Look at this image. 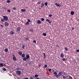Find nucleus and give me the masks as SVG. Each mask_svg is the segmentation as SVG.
Segmentation results:
<instances>
[{
    "mask_svg": "<svg viewBox=\"0 0 79 79\" xmlns=\"http://www.w3.org/2000/svg\"><path fill=\"white\" fill-rule=\"evenodd\" d=\"M40 66H41V65H39V67H40Z\"/></svg>",
    "mask_w": 79,
    "mask_h": 79,
    "instance_id": "13d9d810",
    "label": "nucleus"
},
{
    "mask_svg": "<svg viewBox=\"0 0 79 79\" xmlns=\"http://www.w3.org/2000/svg\"><path fill=\"white\" fill-rule=\"evenodd\" d=\"M43 35H44V36H46L47 35V34L46 33H44L43 34Z\"/></svg>",
    "mask_w": 79,
    "mask_h": 79,
    "instance_id": "2f4dec72",
    "label": "nucleus"
},
{
    "mask_svg": "<svg viewBox=\"0 0 79 79\" xmlns=\"http://www.w3.org/2000/svg\"><path fill=\"white\" fill-rule=\"evenodd\" d=\"M0 26H1V27H4L3 25H1L0 24Z\"/></svg>",
    "mask_w": 79,
    "mask_h": 79,
    "instance_id": "a18cd8bd",
    "label": "nucleus"
},
{
    "mask_svg": "<svg viewBox=\"0 0 79 79\" xmlns=\"http://www.w3.org/2000/svg\"><path fill=\"white\" fill-rule=\"evenodd\" d=\"M28 22V23H31V20L29 19H27Z\"/></svg>",
    "mask_w": 79,
    "mask_h": 79,
    "instance_id": "4c0bfd02",
    "label": "nucleus"
},
{
    "mask_svg": "<svg viewBox=\"0 0 79 79\" xmlns=\"http://www.w3.org/2000/svg\"><path fill=\"white\" fill-rule=\"evenodd\" d=\"M33 42L34 43H36V41L35 40H33Z\"/></svg>",
    "mask_w": 79,
    "mask_h": 79,
    "instance_id": "79ce46f5",
    "label": "nucleus"
},
{
    "mask_svg": "<svg viewBox=\"0 0 79 79\" xmlns=\"http://www.w3.org/2000/svg\"><path fill=\"white\" fill-rule=\"evenodd\" d=\"M33 31H34V30H33V29H31V30H30V32H32Z\"/></svg>",
    "mask_w": 79,
    "mask_h": 79,
    "instance_id": "49530a36",
    "label": "nucleus"
},
{
    "mask_svg": "<svg viewBox=\"0 0 79 79\" xmlns=\"http://www.w3.org/2000/svg\"><path fill=\"white\" fill-rule=\"evenodd\" d=\"M21 30V27H19L16 28V31L17 32H19V31H20Z\"/></svg>",
    "mask_w": 79,
    "mask_h": 79,
    "instance_id": "7ed1b4c3",
    "label": "nucleus"
},
{
    "mask_svg": "<svg viewBox=\"0 0 79 79\" xmlns=\"http://www.w3.org/2000/svg\"><path fill=\"white\" fill-rule=\"evenodd\" d=\"M41 5H42V6H41V8H42V7H43V6H44V4L42 3H41Z\"/></svg>",
    "mask_w": 79,
    "mask_h": 79,
    "instance_id": "c756f323",
    "label": "nucleus"
},
{
    "mask_svg": "<svg viewBox=\"0 0 79 79\" xmlns=\"http://www.w3.org/2000/svg\"><path fill=\"white\" fill-rule=\"evenodd\" d=\"M55 5H56L57 6H58L59 7H61V5L60 4H58V3H56Z\"/></svg>",
    "mask_w": 79,
    "mask_h": 79,
    "instance_id": "20e7f679",
    "label": "nucleus"
},
{
    "mask_svg": "<svg viewBox=\"0 0 79 79\" xmlns=\"http://www.w3.org/2000/svg\"><path fill=\"white\" fill-rule=\"evenodd\" d=\"M35 77L37 78V77H38V76L37 74H35Z\"/></svg>",
    "mask_w": 79,
    "mask_h": 79,
    "instance_id": "f704fd0d",
    "label": "nucleus"
},
{
    "mask_svg": "<svg viewBox=\"0 0 79 79\" xmlns=\"http://www.w3.org/2000/svg\"><path fill=\"white\" fill-rule=\"evenodd\" d=\"M26 57L27 59H29V54L27 55Z\"/></svg>",
    "mask_w": 79,
    "mask_h": 79,
    "instance_id": "ddd939ff",
    "label": "nucleus"
},
{
    "mask_svg": "<svg viewBox=\"0 0 79 79\" xmlns=\"http://www.w3.org/2000/svg\"><path fill=\"white\" fill-rule=\"evenodd\" d=\"M44 19L43 18H41V21H44Z\"/></svg>",
    "mask_w": 79,
    "mask_h": 79,
    "instance_id": "c03bdc74",
    "label": "nucleus"
},
{
    "mask_svg": "<svg viewBox=\"0 0 79 79\" xmlns=\"http://www.w3.org/2000/svg\"><path fill=\"white\" fill-rule=\"evenodd\" d=\"M56 47H57V48H58V47H59V46H58V44H57L56 45Z\"/></svg>",
    "mask_w": 79,
    "mask_h": 79,
    "instance_id": "09e8293b",
    "label": "nucleus"
},
{
    "mask_svg": "<svg viewBox=\"0 0 79 79\" xmlns=\"http://www.w3.org/2000/svg\"><path fill=\"white\" fill-rule=\"evenodd\" d=\"M36 79H39V78H36Z\"/></svg>",
    "mask_w": 79,
    "mask_h": 79,
    "instance_id": "bf43d9fd",
    "label": "nucleus"
},
{
    "mask_svg": "<svg viewBox=\"0 0 79 79\" xmlns=\"http://www.w3.org/2000/svg\"><path fill=\"white\" fill-rule=\"evenodd\" d=\"M50 21V20L49 19H46V21H47V22H48Z\"/></svg>",
    "mask_w": 79,
    "mask_h": 79,
    "instance_id": "a19ab883",
    "label": "nucleus"
},
{
    "mask_svg": "<svg viewBox=\"0 0 79 79\" xmlns=\"http://www.w3.org/2000/svg\"><path fill=\"white\" fill-rule=\"evenodd\" d=\"M30 79H34V77H32L31 76L30 77Z\"/></svg>",
    "mask_w": 79,
    "mask_h": 79,
    "instance_id": "37998d69",
    "label": "nucleus"
},
{
    "mask_svg": "<svg viewBox=\"0 0 79 79\" xmlns=\"http://www.w3.org/2000/svg\"><path fill=\"white\" fill-rule=\"evenodd\" d=\"M37 23L38 24H41V21L40 20H38L37 22Z\"/></svg>",
    "mask_w": 79,
    "mask_h": 79,
    "instance_id": "f8f14e48",
    "label": "nucleus"
},
{
    "mask_svg": "<svg viewBox=\"0 0 79 79\" xmlns=\"http://www.w3.org/2000/svg\"><path fill=\"white\" fill-rule=\"evenodd\" d=\"M0 66L3 67V64H2V63L0 64Z\"/></svg>",
    "mask_w": 79,
    "mask_h": 79,
    "instance_id": "b1692460",
    "label": "nucleus"
},
{
    "mask_svg": "<svg viewBox=\"0 0 79 79\" xmlns=\"http://www.w3.org/2000/svg\"><path fill=\"white\" fill-rule=\"evenodd\" d=\"M4 25L6 26H9V23L7 22H5Z\"/></svg>",
    "mask_w": 79,
    "mask_h": 79,
    "instance_id": "39448f33",
    "label": "nucleus"
},
{
    "mask_svg": "<svg viewBox=\"0 0 79 79\" xmlns=\"http://www.w3.org/2000/svg\"><path fill=\"white\" fill-rule=\"evenodd\" d=\"M59 76H60L59 75V74H57L56 75V78H57V79L59 77Z\"/></svg>",
    "mask_w": 79,
    "mask_h": 79,
    "instance_id": "a211bd4d",
    "label": "nucleus"
},
{
    "mask_svg": "<svg viewBox=\"0 0 79 79\" xmlns=\"http://www.w3.org/2000/svg\"><path fill=\"white\" fill-rule=\"evenodd\" d=\"M64 49H65V50H66V51H68V50H69L68 49V48L67 47H65L64 48Z\"/></svg>",
    "mask_w": 79,
    "mask_h": 79,
    "instance_id": "c85d7f7f",
    "label": "nucleus"
},
{
    "mask_svg": "<svg viewBox=\"0 0 79 79\" xmlns=\"http://www.w3.org/2000/svg\"><path fill=\"white\" fill-rule=\"evenodd\" d=\"M22 57L23 58H24V57H25V54H22Z\"/></svg>",
    "mask_w": 79,
    "mask_h": 79,
    "instance_id": "aec40b11",
    "label": "nucleus"
},
{
    "mask_svg": "<svg viewBox=\"0 0 79 79\" xmlns=\"http://www.w3.org/2000/svg\"><path fill=\"white\" fill-rule=\"evenodd\" d=\"M70 14L71 15H73L74 14V12L73 11H71L70 12Z\"/></svg>",
    "mask_w": 79,
    "mask_h": 79,
    "instance_id": "1a4fd4ad",
    "label": "nucleus"
},
{
    "mask_svg": "<svg viewBox=\"0 0 79 79\" xmlns=\"http://www.w3.org/2000/svg\"><path fill=\"white\" fill-rule=\"evenodd\" d=\"M21 11L23 12H26V10L24 9H21Z\"/></svg>",
    "mask_w": 79,
    "mask_h": 79,
    "instance_id": "4468645a",
    "label": "nucleus"
},
{
    "mask_svg": "<svg viewBox=\"0 0 79 79\" xmlns=\"http://www.w3.org/2000/svg\"><path fill=\"white\" fill-rule=\"evenodd\" d=\"M4 51L5 52H8V50L7 49H5L4 50Z\"/></svg>",
    "mask_w": 79,
    "mask_h": 79,
    "instance_id": "6ab92c4d",
    "label": "nucleus"
},
{
    "mask_svg": "<svg viewBox=\"0 0 79 79\" xmlns=\"http://www.w3.org/2000/svg\"><path fill=\"white\" fill-rule=\"evenodd\" d=\"M37 4H40V3H41L40 2H37Z\"/></svg>",
    "mask_w": 79,
    "mask_h": 79,
    "instance_id": "5fc2aeb1",
    "label": "nucleus"
},
{
    "mask_svg": "<svg viewBox=\"0 0 79 79\" xmlns=\"http://www.w3.org/2000/svg\"><path fill=\"white\" fill-rule=\"evenodd\" d=\"M48 70L49 71H52V69H49Z\"/></svg>",
    "mask_w": 79,
    "mask_h": 79,
    "instance_id": "de8ad7c7",
    "label": "nucleus"
},
{
    "mask_svg": "<svg viewBox=\"0 0 79 79\" xmlns=\"http://www.w3.org/2000/svg\"><path fill=\"white\" fill-rule=\"evenodd\" d=\"M3 18L4 20L7 21L8 20V17L6 16H3Z\"/></svg>",
    "mask_w": 79,
    "mask_h": 79,
    "instance_id": "f257e3e1",
    "label": "nucleus"
},
{
    "mask_svg": "<svg viewBox=\"0 0 79 79\" xmlns=\"http://www.w3.org/2000/svg\"><path fill=\"white\" fill-rule=\"evenodd\" d=\"M25 24V25H29V23L28 22H27Z\"/></svg>",
    "mask_w": 79,
    "mask_h": 79,
    "instance_id": "f3484780",
    "label": "nucleus"
},
{
    "mask_svg": "<svg viewBox=\"0 0 79 79\" xmlns=\"http://www.w3.org/2000/svg\"><path fill=\"white\" fill-rule=\"evenodd\" d=\"M16 73H17V74H18L19 75H21V71L19 70L17 71H16Z\"/></svg>",
    "mask_w": 79,
    "mask_h": 79,
    "instance_id": "f03ea898",
    "label": "nucleus"
},
{
    "mask_svg": "<svg viewBox=\"0 0 79 79\" xmlns=\"http://www.w3.org/2000/svg\"><path fill=\"white\" fill-rule=\"evenodd\" d=\"M65 76H66V78H67V79H69V78H70V77L69 76V75H67Z\"/></svg>",
    "mask_w": 79,
    "mask_h": 79,
    "instance_id": "0eeeda50",
    "label": "nucleus"
},
{
    "mask_svg": "<svg viewBox=\"0 0 79 79\" xmlns=\"http://www.w3.org/2000/svg\"><path fill=\"white\" fill-rule=\"evenodd\" d=\"M12 56L13 58L14 57H15V55H14V54H13Z\"/></svg>",
    "mask_w": 79,
    "mask_h": 79,
    "instance_id": "603ef678",
    "label": "nucleus"
},
{
    "mask_svg": "<svg viewBox=\"0 0 79 79\" xmlns=\"http://www.w3.org/2000/svg\"><path fill=\"white\" fill-rule=\"evenodd\" d=\"M52 15L50 14L49 15L48 17H52Z\"/></svg>",
    "mask_w": 79,
    "mask_h": 79,
    "instance_id": "58836bf2",
    "label": "nucleus"
},
{
    "mask_svg": "<svg viewBox=\"0 0 79 79\" xmlns=\"http://www.w3.org/2000/svg\"><path fill=\"white\" fill-rule=\"evenodd\" d=\"M60 55L61 58H63V57H64V54L63 53H61Z\"/></svg>",
    "mask_w": 79,
    "mask_h": 79,
    "instance_id": "6e6552de",
    "label": "nucleus"
},
{
    "mask_svg": "<svg viewBox=\"0 0 79 79\" xmlns=\"http://www.w3.org/2000/svg\"><path fill=\"white\" fill-rule=\"evenodd\" d=\"M44 5H45L46 6H47L48 5V3H47V2H46L44 3Z\"/></svg>",
    "mask_w": 79,
    "mask_h": 79,
    "instance_id": "473e14b6",
    "label": "nucleus"
},
{
    "mask_svg": "<svg viewBox=\"0 0 79 79\" xmlns=\"http://www.w3.org/2000/svg\"><path fill=\"white\" fill-rule=\"evenodd\" d=\"M74 28H73V27H72V30H74Z\"/></svg>",
    "mask_w": 79,
    "mask_h": 79,
    "instance_id": "6e6d98bb",
    "label": "nucleus"
},
{
    "mask_svg": "<svg viewBox=\"0 0 79 79\" xmlns=\"http://www.w3.org/2000/svg\"><path fill=\"white\" fill-rule=\"evenodd\" d=\"M62 60H63V61H65V60H66V59H64V58H63V59H62Z\"/></svg>",
    "mask_w": 79,
    "mask_h": 79,
    "instance_id": "864d4df0",
    "label": "nucleus"
},
{
    "mask_svg": "<svg viewBox=\"0 0 79 79\" xmlns=\"http://www.w3.org/2000/svg\"><path fill=\"white\" fill-rule=\"evenodd\" d=\"M62 73H63V75H64L65 76H66V74H67V73H65L64 72H62Z\"/></svg>",
    "mask_w": 79,
    "mask_h": 79,
    "instance_id": "393cba45",
    "label": "nucleus"
},
{
    "mask_svg": "<svg viewBox=\"0 0 79 79\" xmlns=\"http://www.w3.org/2000/svg\"><path fill=\"white\" fill-rule=\"evenodd\" d=\"M62 76H63V79H66V77L63 75H62Z\"/></svg>",
    "mask_w": 79,
    "mask_h": 79,
    "instance_id": "cd10ccee",
    "label": "nucleus"
},
{
    "mask_svg": "<svg viewBox=\"0 0 79 79\" xmlns=\"http://www.w3.org/2000/svg\"><path fill=\"white\" fill-rule=\"evenodd\" d=\"M13 60H14V61H16V60H17V59H16V58L15 57H13Z\"/></svg>",
    "mask_w": 79,
    "mask_h": 79,
    "instance_id": "9b49d317",
    "label": "nucleus"
},
{
    "mask_svg": "<svg viewBox=\"0 0 79 79\" xmlns=\"http://www.w3.org/2000/svg\"><path fill=\"white\" fill-rule=\"evenodd\" d=\"M2 70L3 71H5L6 70V69L5 68H2Z\"/></svg>",
    "mask_w": 79,
    "mask_h": 79,
    "instance_id": "4be33fe9",
    "label": "nucleus"
},
{
    "mask_svg": "<svg viewBox=\"0 0 79 79\" xmlns=\"http://www.w3.org/2000/svg\"><path fill=\"white\" fill-rule=\"evenodd\" d=\"M24 79H29L27 77L24 78Z\"/></svg>",
    "mask_w": 79,
    "mask_h": 79,
    "instance_id": "4d7b16f0",
    "label": "nucleus"
},
{
    "mask_svg": "<svg viewBox=\"0 0 79 79\" xmlns=\"http://www.w3.org/2000/svg\"><path fill=\"white\" fill-rule=\"evenodd\" d=\"M27 58L26 57H24L23 58V61H26V60H27Z\"/></svg>",
    "mask_w": 79,
    "mask_h": 79,
    "instance_id": "412c9836",
    "label": "nucleus"
},
{
    "mask_svg": "<svg viewBox=\"0 0 79 79\" xmlns=\"http://www.w3.org/2000/svg\"><path fill=\"white\" fill-rule=\"evenodd\" d=\"M76 51L77 52H79V49L77 50Z\"/></svg>",
    "mask_w": 79,
    "mask_h": 79,
    "instance_id": "3c124183",
    "label": "nucleus"
},
{
    "mask_svg": "<svg viewBox=\"0 0 79 79\" xmlns=\"http://www.w3.org/2000/svg\"><path fill=\"white\" fill-rule=\"evenodd\" d=\"M44 56V58H45L46 57V55H45V53H43Z\"/></svg>",
    "mask_w": 79,
    "mask_h": 79,
    "instance_id": "5701e85b",
    "label": "nucleus"
},
{
    "mask_svg": "<svg viewBox=\"0 0 79 79\" xmlns=\"http://www.w3.org/2000/svg\"><path fill=\"white\" fill-rule=\"evenodd\" d=\"M18 53L20 56H21V55H22V52L19 51V52Z\"/></svg>",
    "mask_w": 79,
    "mask_h": 79,
    "instance_id": "9d476101",
    "label": "nucleus"
},
{
    "mask_svg": "<svg viewBox=\"0 0 79 79\" xmlns=\"http://www.w3.org/2000/svg\"><path fill=\"white\" fill-rule=\"evenodd\" d=\"M62 74H63V72L60 71L58 73V75L59 76H61L62 75Z\"/></svg>",
    "mask_w": 79,
    "mask_h": 79,
    "instance_id": "423d86ee",
    "label": "nucleus"
},
{
    "mask_svg": "<svg viewBox=\"0 0 79 79\" xmlns=\"http://www.w3.org/2000/svg\"><path fill=\"white\" fill-rule=\"evenodd\" d=\"M7 11L8 13H10L11 12V10L10 9H8L7 10Z\"/></svg>",
    "mask_w": 79,
    "mask_h": 79,
    "instance_id": "a878e982",
    "label": "nucleus"
},
{
    "mask_svg": "<svg viewBox=\"0 0 79 79\" xmlns=\"http://www.w3.org/2000/svg\"><path fill=\"white\" fill-rule=\"evenodd\" d=\"M10 0H8L7 1V3H10Z\"/></svg>",
    "mask_w": 79,
    "mask_h": 79,
    "instance_id": "e433bc0d",
    "label": "nucleus"
},
{
    "mask_svg": "<svg viewBox=\"0 0 79 79\" xmlns=\"http://www.w3.org/2000/svg\"><path fill=\"white\" fill-rule=\"evenodd\" d=\"M12 9L14 10H16V8L15 7H14L12 8Z\"/></svg>",
    "mask_w": 79,
    "mask_h": 79,
    "instance_id": "72a5a7b5",
    "label": "nucleus"
},
{
    "mask_svg": "<svg viewBox=\"0 0 79 79\" xmlns=\"http://www.w3.org/2000/svg\"><path fill=\"white\" fill-rule=\"evenodd\" d=\"M24 48H25V46L24 45H22V48L23 49H24Z\"/></svg>",
    "mask_w": 79,
    "mask_h": 79,
    "instance_id": "7c9ffc66",
    "label": "nucleus"
},
{
    "mask_svg": "<svg viewBox=\"0 0 79 79\" xmlns=\"http://www.w3.org/2000/svg\"><path fill=\"white\" fill-rule=\"evenodd\" d=\"M27 41V40H29V37H26L25 39Z\"/></svg>",
    "mask_w": 79,
    "mask_h": 79,
    "instance_id": "2eb2a0df",
    "label": "nucleus"
},
{
    "mask_svg": "<svg viewBox=\"0 0 79 79\" xmlns=\"http://www.w3.org/2000/svg\"><path fill=\"white\" fill-rule=\"evenodd\" d=\"M58 74V73H57L56 72H54L53 73V74H54V75H57V74Z\"/></svg>",
    "mask_w": 79,
    "mask_h": 79,
    "instance_id": "bb28decb",
    "label": "nucleus"
},
{
    "mask_svg": "<svg viewBox=\"0 0 79 79\" xmlns=\"http://www.w3.org/2000/svg\"><path fill=\"white\" fill-rule=\"evenodd\" d=\"M4 8V9H6V8Z\"/></svg>",
    "mask_w": 79,
    "mask_h": 79,
    "instance_id": "052dcab7",
    "label": "nucleus"
},
{
    "mask_svg": "<svg viewBox=\"0 0 79 79\" xmlns=\"http://www.w3.org/2000/svg\"><path fill=\"white\" fill-rule=\"evenodd\" d=\"M47 64L44 65V68H47Z\"/></svg>",
    "mask_w": 79,
    "mask_h": 79,
    "instance_id": "c9c22d12",
    "label": "nucleus"
},
{
    "mask_svg": "<svg viewBox=\"0 0 79 79\" xmlns=\"http://www.w3.org/2000/svg\"><path fill=\"white\" fill-rule=\"evenodd\" d=\"M10 34L11 35H13V34H14V32L13 31H11L10 32Z\"/></svg>",
    "mask_w": 79,
    "mask_h": 79,
    "instance_id": "dca6fc26",
    "label": "nucleus"
},
{
    "mask_svg": "<svg viewBox=\"0 0 79 79\" xmlns=\"http://www.w3.org/2000/svg\"><path fill=\"white\" fill-rule=\"evenodd\" d=\"M48 22V23H49V24H51V23H52V22L51 21H50V20Z\"/></svg>",
    "mask_w": 79,
    "mask_h": 79,
    "instance_id": "8fccbe9b",
    "label": "nucleus"
},
{
    "mask_svg": "<svg viewBox=\"0 0 79 79\" xmlns=\"http://www.w3.org/2000/svg\"><path fill=\"white\" fill-rule=\"evenodd\" d=\"M1 21L2 22H4V21H5V20L4 19H1Z\"/></svg>",
    "mask_w": 79,
    "mask_h": 79,
    "instance_id": "ea45409f",
    "label": "nucleus"
}]
</instances>
